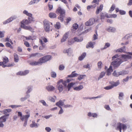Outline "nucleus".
I'll return each instance as SVG.
<instances>
[{
  "label": "nucleus",
  "mask_w": 132,
  "mask_h": 132,
  "mask_svg": "<svg viewBox=\"0 0 132 132\" xmlns=\"http://www.w3.org/2000/svg\"><path fill=\"white\" fill-rule=\"evenodd\" d=\"M75 85L73 83H62V84H58L57 87L58 88L59 92H62L63 91V89L65 90H67V89L68 90H70V88L73 86Z\"/></svg>",
  "instance_id": "nucleus-1"
},
{
  "label": "nucleus",
  "mask_w": 132,
  "mask_h": 132,
  "mask_svg": "<svg viewBox=\"0 0 132 132\" xmlns=\"http://www.w3.org/2000/svg\"><path fill=\"white\" fill-rule=\"evenodd\" d=\"M56 12L57 13L60 14L58 18L61 22H63L64 20V18L65 16V10L61 8V7H59L56 10Z\"/></svg>",
  "instance_id": "nucleus-2"
},
{
  "label": "nucleus",
  "mask_w": 132,
  "mask_h": 132,
  "mask_svg": "<svg viewBox=\"0 0 132 132\" xmlns=\"http://www.w3.org/2000/svg\"><path fill=\"white\" fill-rule=\"evenodd\" d=\"M44 27L46 32H49L51 30H52L53 24L52 23H50L49 21L46 19L43 21Z\"/></svg>",
  "instance_id": "nucleus-3"
},
{
  "label": "nucleus",
  "mask_w": 132,
  "mask_h": 132,
  "mask_svg": "<svg viewBox=\"0 0 132 132\" xmlns=\"http://www.w3.org/2000/svg\"><path fill=\"white\" fill-rule=\"evenodd\" d=\"M9 61L8 58L6 57H3V61L0 62V65L2 66L3 67H12L13 66L14 64L13 63H9L7 65H5V64L8 63Z\"/></svg>",
  "instance_id": "nucleus-4"
},
{
  "label": "nucleus",
  "mask_w": 132,
  "mask_h": 132,
  "mask_svg": "<svg viewBox=\"0 0 132 132\" xmlns=\"http://www.w3.org/2000/svg\"><path fill=\"white\" fill-rule=\"evenodd\" d=\"M48 41L47 39L44 37H42L41 39H39V42L42 45L39 47V50H42L45 48L46 44L44 43H47Z\"/></svg>",
  "instance_id": "nucleus-5"
},
{
  "label": "nucleus",
  "mask_w": 132,
  "mask_h": 132,
  "mask_svg": "<svg viewBox=\"0 0 132 132\" xmlns=\"http://www.w3.org/2000/svg\"><path fill=\"white\" fill-rule=\"evenodd\" d=\"M123 61L121 59L117 58L113 61L111 63V65L114 68H116L118 67Z\"/></svg>",
  "instance_id": "nucleus-6"
},
{
  "label": "nucleus",
  "mask_w": 132,
  "mask_h": 132,
  "mask_svg": "<svg viewBox=\"0 0 132 132\" xmlns=\"http://www.w3.org/2000/svg\"><path fill=\"white\" fill-rule=\"evenodd\" d=\"M52 58V56L50 55H45L40 58V64H41L43 63H45L46 62L49 61Z\"/></svg>",
  "instance_id": "nucleus-7"
},
{
  "label": "nucleus",
  "mask_w": 132,
  "mask_h": 132,
  "mask_svg": "<svg viewBox=\"0 0 132 132\" xmlns=\"http://www.w3.org/2000/svg\"><path fill=\"white\" fill-rule=\"evenodd\" d=\"M18 116L20 117V119L22 121L27 120L28 118L30 116L29 113H28L27 115H23L22 112H18Z\"/></svg>",
  "instance_id": "nucleus-8"
},
{
  "label": "nucleus",
  "mask_w": 132,
  "mask_h": 132,
  "mask_svg": "<svg viewBox=\"0 0 132 132\" xmlns=\"http://www.w3.org/2000/svg\"><path fill=\"white\" fill-rule=\"evenodd\" d=\"M75 71H73L72 72L71 74L70 75H68L67 77H70V78L67 79V82H69L71 81H73V79L72 78V77H77L78 75V74L77 73H75Z\"/></svg>",
  "instance_id": "nucleus-9"
},
{
  "label": "nucleus",
  "mask_w": 132,
  "mask_h": 132,
  "mask_svg": "<svg viewBox=\"0 0 132 132\" xmlns=\"http://www.w3.org/2000/svg\"><path fill=\"white\" fill-rule=\"evenodd\" d=\"M83 38L82 37H80V38H78V37H74L73 39H72L70 41H69L68 44V45H71L75 42H81L82 41Z\"/></svg>",
  "instance_id": "nucleus-10"
},
{
  "label": "nucleus",
  "mask_w": 132,
  "mask_h": 132,
  "mask_svg": "<svg viewBox=\"0 0 132 132\" xmlns=\"http://www.w3.org/2000/svg\"><path fill=\"white\" fill-rule=\"evenodd\" d=\"M127 71H122L119 72L117 73L116 71H114L113 74L114 76L116 77H118L119 75H123L127 73Z\"/></svg>",
  "instance_id": "nucleus-11"
},
{
  "label": "nucleus",
  "mask_w": 132,
  "mask_h": 132,
  "mask_svg": "<svg viewBox=\"0 0 132 132\" xmlns=\"http://www.w3.org/2000/svg\"><path fill=\"white\" fill-rule=\"evenodd\" d=\"M23 13L24 14H25L26 15L28 16V19L29 20H31V21H34V18L32 17V15L30 13H28L27 11L26 10H24L23 11Z\"/></svg>",
  "instance_id": "nucleus-12"
},
{
  "label": "nucleus",
  "mask_w": 132,
  "mask_h": 132,
  "mask_svg": "<svg viewBox=\"0 0 132 132\" xmlns=\"http://www.w3.org/2000/svg\"><path fill=\"white\" fill-rule=\"evenodd\" d=\"M119 85V83H112L110 86L104 87V88L106 89H107V90L108 89H110L113 88L114 87L117 86Z\"/></svg>",
  "instance_id": "nucleus-13"
},
{
  "label": "nucleus",
  "mask_w": 132,
  "mask_h": 132,
  "mask_svg": "<svg viewBox=\"0 0 132 132\" xmlns=\"http://www.w3.org/2000/svg\"><path fill=\"white\" fill-rule=\"evenodd\" d=\"M95 22V19L94 18H91L90 19L85 23L86 25L88 26H91Z\"/></svg>",
  "instance_id": "nucleus-14"
},
{
  "label": "nucleus",
  "mask_w": 132,
  "mask_h": 132,
  "mask_svg": "<svg viewBox=\"0 0 132 132\" xmlns=\"http://www.w3.org/2000/svg\"><path fill=\"white\" fill-rule=\"evenodd\" d=\"M29 72V70H25L24 71H20L17 72L16 73L17 75H26Z\"/></svg>",
  "instance_id": "nucleus-15"
},
{
  "label": "nucleus",
  "mask_w": 132,
  "mask_h": 132,
  "mask_svg": "<svg viewBox=\"0 0 132 132\" xmlns=\"http://www.w3.org/2000/svg\"><path fill=\"white\" fill-rule=\"evenodd\" d=\"M21 27L23 29H26V30H30L31 31L33 30L32 28L31 27L26 26V25L24 24V23H23L22 22H21Z\"/></svg>",
  "instance_id": "nucleus-16"
},
{
  "label": "nucleus",
  "mask_w": 132,
  "mask_h": 132,
  "mask_svg": "<svg viewBox=\"0 0 132 132\" xmlns=\"http://www.w3.org/2000/svg\"><path fill=\"white\" fill-rule=\"evenodd\" d=\"M46 90L48 92H53L55 89V88L52 85H48L46 87Z\"/></svg>",
  "instance_id": "nucleus-17"
},
{
  "label": "nucleus",
  "mask_w": 132,
  "mask_h": 132,
  "mask_svg": "<svg viewBox=\"0 0 132 132\" xmlns=\"http://www.w3.org/2000/svg\"><path fill=\"white\" fill-rule=\"evenodd\" d=\"M56 105L59 107L60 108L61 107H62L61 106L64 107V101H60L56 103Z\"/></svg>",
  "instance_id": "nucleus-18"
},
{
  "label": "nucleus",
  "mask_w": 132,
  "mask_h": 132,
  "mask_svg": "<svg viewBox=\"0 0 132 132\" xmlns=\"http://www.w3.org/2000/svg\"><path fill=\"white\" fill-rule=\"evenodd\" d=\"M121 56L122 58L124 59V61H127L128 59H131V56L127 55H122Z\"/></svg>",
  "instance_id": "nucleus-19"
},
{
  "label": "nucleus",
  "mask_w": 132,
  "mask_h": 132,
  "mask_svg": "<svg viewBox=\"0 0 132 132\" xmlns=\"http://www.w3.org/2000/svg\"><path fill=\"white\" fill-rule=\"evenodd\" d=\"M103 5H100L99 6H98L97 7V9L96 10V14H99L100 12L102 11L103 9Z\"/></svg>",
  "instance_id": "nucleus-20"
},
{
  "label": "nucleus",
  "mask_w": 132,
  "mask_h": 132,
  "mask_svg": "<svg viewBox=\"0 0 132 132\" xmlns=\"http://www.w3.org/2000/svg\"><path fill=\"white\" fill-rule=\"evenodd\" d=\"M95 42H89L86 45L87 48H88L89 47H91L92 48H93L94 47V45L95 44Z\"/></svg>",
  "instance_id": "nucleus-21"
},
{
  "label": "nucleus",
  "mask_w": 132,
  "mask_h": 132,
  "mask_svg": "<svg viewBox=\"0 0 132 132\" xmlns=\"http://www.w3.org/2000/svg\"><path fill=\"white\" fill-rule=\"evenodd\" d=\"M9 116V114H8L7 115H4V116H2L0 117V120H2V122L6 121V119L8 118L7 116Z\"/></svg>",
  "instance_id": "nucleus-22"
},
{
  "label": "nucleus",
  "mask_w": 132,
  "mask_h": 132,
  "mask_svg": "<svg viewBox=\"0 0 132 132\" xmlns=\"http://www.w3.org/2000/svg\"><path fill=\"white\" fill-rule=\"evenodd\" d=\"M68 37V33H66L64 35L62 38L61 39V42H63L66 40Z\"/></svg>",
  "instance_id": "nucleus-23"
},
{
  "label": "nucleus",
  "mask_w": 132,
  "mask_h": 132,
  "mask_svg": "<svg viewBox=\"0 0 132 132\" xmlns=\"http://www.w3.org/2000/svg\"><path fill=\"white\" fill-rule=\"evenodd\" d=\"M126 50L125 47H122L119 49H117L116 51V52H125Z\"/></svg>",
  "instance_id": "nucleus-24"
},
{
  "label": "nucleus",
  "mask_w": 132,
  "mask_h": 132,
  "mask_svg": "<svg viewBox=\"0 0 132 132\" xmlns=\"http://www.w3.org/2000/svg\"><path fill=\"white\" fill-rule=\"evenodd\" d=\"M29 64L31 65H37L40 64V59L38 61H34L29 63Z\"/></svg>",
  "instance_id": "nucleus-25"
},
{
  "label": "nucleus",
  "mask_w": 132,
  "mask_h": 132,
  "mask_svg": "<svg viewBox=\"0 0 132 132\" xmlns=\"http://www.w3.org/2000/svg\"><path fill=\"white\" fill-rule=\"evenodd\" d=\"M106 30L108 32H115L116 30V29L114 27H109L106 29Z\"/></svg>",
  "instance_id": "nucleus-26"
},
{
  "label": "nucleus",
  "mask_w": 132,
  "mask_h": 132,
  "mask_svg": "<svg viewBox=\"0 0 132 132\" xmlns=\"http://www.w3.org/2000/svg\"><path fill=\"white\" fill-rule=\"evenodd\" d=\"M39 125L38 124H37L35 123L34 121H32V123L30 124V127L31 128H33V127H35L36 128H37L38 126H39Z\"/></svg>",
  "instance_id": "nucleus-27"
},
{
  "label": "nucleus",
  "mask_w": 132,
  "mask_h": 132,
  "mask_svg": "<svg viewBox=\"0 0 132 132\" xmlns=\"http://www.w3.org/2000/svg\"><path fill=\"white\" fill-rule=\"evenodd\" d=\"M83 85H80L79 86H77L76 87H74L73 89L74 90H76L77 91H80L82 89H83Z\"/></svg>",
  "instance_id": "nucleus-28"
},
{
  "label": "nucleus",
  "mask_w": 132,
  "mask_h": 132,
  "mask_svg": "<svg viewBox=\"0 0 132 132\" xmlns=\"http://www.w3.org/2000/svg\"><path fill=\"white\" fill-rule=\"evenodd\" d=\"M113 71V69H112V67L111 65L110 66L109 68L107 70V73L106 74L107 75H109Z\"/></svg>",
  "instance_id": "nucleus-29"
},
{
  "label": "nucleus",
  "mask_w": 132,
  "mask_h": 132,
  "mask_svg": "<svg viewBox=\"0 0 132 132\" xmlns=\"http://www.w3.org/2000/svg\"><path fill=\"white\" fill-rule=\"evenodd\" d=\"M13 19L14 18H13V17H10V18H9L7 20H6V21H4L3 22V24H7V23H9L10 22H11V21L13 20Z\"/></svg>",
  "instance_id": "nucleus-30"
},
{
  "label": "nucleus",
  "mask_w": 132,
  "mask_h": 132,
  "mask_svg": "<svg viewBox=\"0 0 132 132\" xmlns=\"http://www.w3.org/2000/svg\"><path fill=\"white\" fill-rule=\"evenodd\" d=\"M57 99V97L55 96H54L53 97L50 96L49 97L48 99L51 102H55V100Z\"/></svg>",
  "instance_id": "nucleus-31"
},
{
  "label": "nucleus",
  "mask_w": 132,
  "mask_h": 132,
  "mask_svg": "<svg viewBox=\"0 0 132 132\" xmlns=\"http://www.w3.org/2000/svg\"><path fill=\"white\" fill-rule=\"evenodd\" d=\"M27 89V90L26 92V93L27 94V98H28V97H30V95L29 94H29V93H30L31 92L32 89V87H31V86H29V87H28Z\"/></svg>",
  "instance_id": "nucleus-32"
},
{
  "label": "nucleus",
  "mask_w": 132,
  "mask_h": 132,
  "mask_svg": "<svg viewBox=\"0 0 132 132\" xmlns=\"http://www.w3.org/2000/svg\"><path fill=\"white\" fill-rule=\"evenodd\" d=\"M14 61L15 62H18L19 61V57L16 53H14L13 54Z\"/></svg>",
  "instance_id": "nucleus-33"
},
{
  "label": "nucleus",
  "mask_w": 132,
  "mask_h": 132,
  "mask_svg": "<svg viewBox=\"0 0 132 132\" xmlns=\"http://www.w3.org/2000/svg\"><path fill=\"white\" fill-rule=\"evenodd\" d=\"M124 96V94L123 92H120L119 93L118 98L119 100H123V97Z\"/></svg>",
  "instance_id": "nucleus-34"
},
{
  "label": "nucleus",
  "mask_w": 132,
  "mask_h": 132,
  "mask_svg": "<svg viewBox=\"0 0 132 132\" xmlns=\"http://www.w3.org/2000/svg\"><path fill=\"white\" fill-rule=\"evenodd\" d=\"M119 130L120 131H121V128L123 129H125L126 128V126L125 125H123V124H120L119 126Z\"/></svg>",
  "instance_id": "nucleus-35"
},
{
  "label": "nucleus",
  "mask_w": 132,
  "mask_h": 132,
  "mask_svg": "<svg viewBox=\"0 0 132 132\" xmlns=\"http://www.w3.org/2000/svg\"><path fill=\"white\" fill-rule=\"evenodd\" d=\"M31 20H29L28 21L27 19H24L21 22H22L24 24H29V23H31Z\"/></svg>",
  "instance_id": "nucleus-36"
},
{
  "label": "nucleus",
  "mask_w": 132,
  "mask_h": 132,
  "mask_svg": "<svg viewBox=\"0 0 132 132\" xmlns=\"http://www.w3.org/2000/svg\"><path fill=\"white\" fill-rule=\"evenodd\" d=\"M86 55V53H83L79 57V60L80 61L83 60V59L85 57Z\"/></svg>",
  "instance_id": "nucleus-37"
},
{
  "label": "nucleus",
  "mask_w": 132,
  "mask_h": 132,
  "mask_svg": "<svg viewBox=\"0 0 132 132\" xmlns=\"http://www.w3.org/2000/svg\"><path fill=\"white\" fill-rule=\"evenodd\" d=\"M26 40H34L35 39V36H29L28 37H25Z\"/></svg>",
  "instance_id": "nucleus-38"
},
{
  "label": "nucleus",
  "mask_w": 132,
  "mask_h": 132,
  "mask_svg": "<svg viewBox=\"0 0 132 132\" xmlns=\"http://www.w3.org/2000/svg\"><path fill=\"white\" fill-rule=\"evenodd\" d=\"M49 16L51 18H55L56 16V14L54 13H50L49 14Z\"/></svg>",
  "instance_id": "nucleus-39"
},
{
  "label": "nucleus",
  "mask_w": 132,
  "mask_h": 132,
  "mask_svg": "<svg viewBox=\"0 0 132 132\" xmlns=\"http://www.w3.org/2000/svg\"><path fill=\"white\" fill-rule=\"evenodd\" d=\"M54 27L56 29H59L61 27V24L59 22H57L56 24L55 25Z\"/></svg>",
  "instance_id": "nucleus-40"
},
{
  "label": "nucleus",
  "mask_w": 132,
  "mask_h": 132,
  "mask_svg": "<svg viewBox=\"0 0 132 132\" xmlns=\"http://www.w3.org/2000/svg\"><path fill=\"white\" fill-rule=\"evenodd\" d=\"M37 54H39V56H43V55H42L41 54H40V53H32V54H30V57H32V56H36L37 55Z\"/></svg>",
  "instance_id": "nucleus-41"
},
{
  "label": "nucleus",
  "mask_w": 132,
  "mask_h": 132,
  "mask_svg": "<svg viewBox=\"0 0 132 132\" xmlns=\"http://www.w3.org/2000/svg\"><path fill=\"white\" fill-rule=\"evenodd\" d=\"M51 75L52 77L55 78L56 77V73L54 71H52L51 73Z\"/></svg>",
  "instance_id": "nucleus-42"
},
{
  "label": "nucleus",
  "mask_w": 132,
  "mask_h": 132,
  "mask_svg": "<svg viewBox=\"0 0 132 132\" xmlns=\"http://www.w3.org/2000/svg\"><path fill=\"white\" fill-rule=\"evenodd\" d=\"M39 0H33V1H30L29 3V5H31V4H35V3H36V2H38L39 1Z\"/></svg>",
  "instance_id": "nucleus-43"
},
{
  "label": "nucleus",
  "mask_w": 132,
  "mask_h": 132,
  "mask_svg": "<svg viewBox=\"0 0 132 132\" xmlns=\"http://www.w3.org/2000/svg\"><path fill=\"white\" fill-rule=\"evenodd\" d=\"M110 44L109 43H106L105 44V45L104 46V47L103 48V49H106V48H107L108 47H109V46H110Z\"/></svg>",
  "instance_id": "nucleus-44"
},
{
  "label": "nucleus",
  "mask_w": 132,
  "mask_h": 132,
  "mask_svg": "<svg viewBox=\"0 0 132 132\" xmlns=\"http://www.w3.org/2000/svg\"><path fill=\"white\" fill-rule=\"evenodd\" d=\"M5 45L7 47H9L10 48H13V47L10 43L9 42H7L5 43Z\"/></svg>",
  "instance_id": "nucleus-45"
},
{
  "label": "nucleus",
  "mask_w": 132,
  "mask_h": 132,
  "mask_svg": "<svg viewBox=\"0 0 132 132\" xmlns=\"http://www.w3.org/2000/svg\"><path fill=\"white\" fill-rule=\"evenodd\" d=\"M72 27L73 29H75V30H76L78 28V24L77 23L73 24L72 26Z\"/></svg>",
  "instance_id": "nucleus-46"
},
{
  "label": "nucleus",
  "mask_w": 132,
  "mask_h": 132,
  "mask_svg": "<svg viewBox=\"0 0 132 132\" xmlns=\"http://www.w3.org/2000/svg\"><path fill=\"white\" fill-rule=\"evenodd\" d=\"M43 105H45V106H48V104H47L46 103L45 101H44V100H41L39 101Z\"/></svg>",
  "instance_id": "nucleus-47"
},
{
  "label": "nucleus",
  "mask_w": 132,
  "mask_h": 132,
  "mask_svg": "<svg viewBox=\"0 0 132 132\" xmlns=\"http://www.w3.org/2000/svg\"><path fill=\"white\" fill-rule=\"evenodd\" d=\"M105 74V72H102L101 73L99 77H98V79H100V78H102L103 77V76H104Z\"/></svg>",
  "instance_id": "nucleus-48"
},
{
  "label": "nucleus",
  "mask_w": 132,
  "mask_h": 132,
  "mask_svg": "<svg viewBox=\"0 0 132 132\" xmlns=\"http://www.w3.org/2000/svg\"><path fill=\"white\" fill-rule=\"evenodd\" d=\"M85 75H81L79 76L78 77V79L79 80L82 79H83L84 77H85Z\"/></svg>",
  "instance_id": "nucleus-49"
},
{
  "label": "nucleus",
  "mask_w": 132,
  "mask_h": 132,
  "mask_svg": "<svg viewBox=\"0 0 132 132\" xmlns=\"http://www.w3.org/2000/svg\"><path fill=\"white\" fill-rule=\"evenodd\" d=\"M64 68L65 67L64 65H62V64H61V65H60L59 67V69L60 70H63Z\"/></svg>",
  "instance_id": "nucleus-50"
},
{
  "label": "nucleus",
  "mask_w": 132,
  "mask_h": 132,
  "mask_svg": "<svg viewBox=\"0 0 132 132\" xmlns=\"http://www.w3.org/2000/svg\"><path fill=\"white\" fill-rule=\"evenodd\" d=\"M115 6L114 4H113L110 7L109 11H113V10H114V9H115Z\"/></svg>",
  "instance_id": "nucleus-51"
},
{
  "label": "nucleus",
  "mask_w": 132,
  "mask_h": 132,
  "mask_svg": "<svg viewBox=\"0 0 132 132\" xmlns=\"http://www.w3.org/2000/svg\"><path fill=\"white\" fill-rule=\"evenodd\" d=\"M5 41H8V42H10V43H11L12 45H13V43L12 41V40H11V39H10L9 38H8V37H7L5 38Z\"/></svg>",
  "instance_id": "nucleus-52"
},
{
  "label": "nucleus",
  "mask_w": 132,
  "mask_h": 132,
  "mask_svg": "<svg viewBox=\"0 0 132 132\" xmlns=\"http://www.w3.org/2000/svg\"><path fill=\"white\" fill-rule=\"evenodd\" d=\"M119 13L121 15L125 14L126 13V12L125 11H123V10H120L119 11Z\"/></svg>",
  "instance_id": "nucleus-53"
},
{
  "label": "nucleus",
  "mask_w": 132,
  "mask_h": 132,
  "mask_svg": "<svg viewBox=\"0 0 132 132\" xmlns=\"http://www.w3.org/2000/svg\"><path fill=\"white\" fill-rule=\"evenodd\" d=\"M5 31H0V38H2L4 36V33Z\"/></svg>",
  "instance_id": "nucleus-54"
},
{
  "label": "nucleus",
  "mask_w": 132,
  "mask_h": 132,
  "mask_svg": "<svg viewBox=\"0 0 132 132\" xmlns=\"http://www.w3.org/2000/svg\"><path fill=\"white\" fill-rule=\"evenodd\" d=\"M70 48H69V49H65L63 51V52L64 53H68L70 51Z\"/></svg>",
  "instance_id": "nucleus-55"
},
{
  "label": "nucleus",
  "mask_w": 132,
  "mask_h": 132,
  "mask_svg": "<svg viewBox=\"0 0 132 132\" xmlns=\"http://www.w3.org/2000/svg\"><path fill=\"white\" fill-rule=\"evenodd\" d=\"M100 17L101 19H104L105 17V14L103 13H101L100 14Z\"/></svg>",
  "instance_id": "nucleus-56"
},
{
  "label": "nucleus",
  "mask_w": 132,
  "mask_h": 132,
  "mask_svg": "<svg viewBox=\"0 0 132 132\" xmlns=\"http://www.w3.org/2000/svg\"><path fill=\"white\" fill-rule=\"evenodd\" d=\"M95 33L96 34V35L94 34L93 35V40H96V39H97V36H98L97 34V31H96Z\"/></svg>",
  "instance_id": "nucleus-57"
},
{
  "label": "nucleus",
  "mask_w": 132,
  "mask_h": 132,
  "mask_svg": "<svg viewBox=\"0 0 132 132\" xmlns=\"http://www.w3.org/2000/svg\"><path fill=\"white\" fill-rule=\"evenodd\" d=\"M24 45L26 46H27V47H29L30 46V45L29 44L28 42H27V41H25L24 42Z\"/></svg>",
  "instance_id": "nucleus-58"
},
{
  "label": "nucleus",
  "mask_w": 132,
  "mask_h": 132,
  "mask_svg": "<svg viewBox=\"0 0 132 132\" xmlns=\"http://www.w3.org/2000/svg\"><path fill=\"white\" fill-rule=\"evenodd\" d=\"M102 63L101 61H99L97 63L98 67V68H101V67Z\"/></svg>",
  "instance_id": "nucleus-59"
},
{
  "label": "nucleus",
  "mask_w": 132,
  "mask_h": 132,
  "mask_svg": "<svg viewBox=\"0 0 132 132\" xmlns=\"http://www.w3.org/2000/svg\"><path fill=\"white\" fill-rule=\"evenodd\" d=\"M104 108L105 109L107 110H111V109L110 108V106L108 105H105Z\"/></svg>",
  "instance_id": "nucleus-60"
},
{
  "label": "nucleus",
  "mask_w": 132,
  "mask_h": 132,
  "mask_svg": "<svg viewBox=\"0 0 132 132\" xmlns=\"http://www.w3.org/2000/svg\"><path fill=\"white\" fill-rule=\"evenodd\" d=\"M45 129L46 131H48V132H50L51 130V128L49 127H46L45 128Z\"/></svg>",
  "instance_id": "nucleus-61"
},
{
  "label": "nucleus",
  "mask_w": 132,
  "mask_h": 132,
  "mask_svg": "<svg viewBox=\"0 0 132 132\" xmlns=\"http://www.w3.org/2000/svg\"><path fill=\"white\" fill-rule=\"evenodd\" d=\"M48 7L49 8V9L50 10H51L53 8V5H51L49 3L48 4Z\"/></svg>",
  "instance_id": "nucleus-62"
},
{
  "label": "nucleus",
  "mask_w": 132,
  "mask_h": 132,
  "mask_svg": "<svg viewBox=\"0 0 132 132\" xmlns=\"http://www.w3.org/2000/svg\"><path fill=\"white\" fill-rule=\"evenodd\" d=\"M63 112L64 110L62 107H60V109L59 111V114H62V113H63Z\"/></svg>",
  "instance_id": "nucleus-63"
},
{
  "label": "nucleus",
  "mask_w": 132,
  "mask_h": 132,
  "mask_svg": "<svg viewBox=\"0 0 132 132\" xmlns=\"http://www.w3.org/2000/svg\"><path fill=\"white\" fill-rule=\"evenodd\" d=\"M72 107V106L71 105H69V104L65 105V104H64V107L65 108H71V107Z\"/></svg>",
  "instance_id": "nucleus-64"
}]
</instances>
